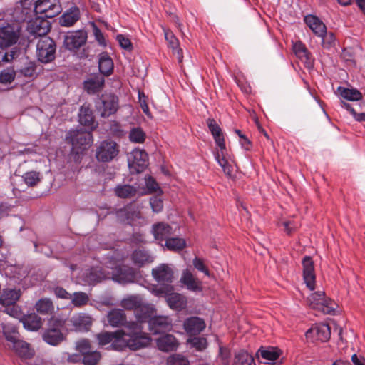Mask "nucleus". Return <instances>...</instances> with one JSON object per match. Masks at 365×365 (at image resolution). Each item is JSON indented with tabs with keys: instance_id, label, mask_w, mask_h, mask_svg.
<instances>
[{
	"instance_id": "nucleus-41",
	"label": "nucleus",
	"mask_w": 365,
	"mask_h": 365,
	"mask_svg": "<svg viewBox=\"0 0 365 365\" xmlns=\"http://www.w3.org/2000/svg\"><path fill=\"white\" fill-rule=\"evenodd\" d=\"M115 194L120 198H130L136 195L137 190L130 185H119L114 190Z\"/></svg>"
},
{
	"instance_id": "nucleus-26",
	"label": "nucleus",
	"mask_w": 365,
	"mask_h": 365,
	"mask_svg": "<svg viewBox=\"0 0 365 365\" xmlns=\"http://www.w3.org/2000/svg\"><path fill=\"white\" fill-rule=\"evenodd\" d=\"M304 21L317 36L324 37L326 34L327 27L318 17L308 15L304 17Z\"/></svg>"
},
{
	"instance_id": "nucleus-62",
	"label": "nucleus",
	"mask_w": 365,
	"mask_h": 365,
	"mask_svg": "<svg viewBox=\"0 0 365 365\" xmlns=\"http://www.w3.org/2000/svg\"><path fill=\"white\" fill-rule=\"evenodd\" d=\"M138 100L143 112L148 117L152 118L151 113L147 103V98L143 92L138 93Z\"/></svg>"
},
{
	"instance_id": "nucleus-35",
	"label": "nucleus",
	"mask_w": 365,
	"mask_h": 365,
	"mask_svg": "<svg viewBox=\"0 0 365 365\" xmlns=\"http://www.w3.org/2000/svg\"><path fill=\"white\" fill-rule=\"evenodd\" d=\"M20 297V291L13 289H6L0 295V304L3 306L14 304Z\"/></svg>"
},
{
	"instance_id": "nucleus-10",
	"label": "nucleus",
	"mask_w": 365,
	"mask_h": 365,
	"mask_svg": "<svg viewBox=\"0 0 365 365\" xmlns=\"http://www.w3.org/2000/svg\"><path fill=\"white\" fill-rule=\"evenodd\" d=\"M20 36V31L11 24L0 26V47H10L16 43Z\"/></svg>"
},
{
	"instance_id": "nucleus-11",
	"label": "nucleus",
	"mask_w": 365,
	"mask_h": 365,
	"mask_svg": "<svg viewBox=\"0 0 365 365\" xmlns=\"http://www.w3.org/2000/svg\"><path fill=\"white\" fill-rule=\"evenodd\" d=\"M137 277L138 272L133 268L126 265L115 267L112 274V279L123 284L133 283Z\"/></svg>"
},
{
	"instance_id": "nucleus-28",
	"label": "nucleus",
	"mask_w": 365,
	"mask_h": 365,
	"mask_svg": "<svg viewBox=\"0 0 365 365\" xmlns=\"http://www.w3.org/2000/svg\"><path fill=\"white\" fill-rule=\"evenodd\" d=\"M172 227L167 223L160 222L153 224L152 234L157 240H165L172 235Z\"/></svg>"
},
{
	"instance_id": "nucleus-4",
	"label": "nucleus",
	"mask_w": 365,
	"mask_h": 365,
	"mask_svg": "<svg viewBox=\"0 0 365 365\" xmlns=\"http://www.w3.org/2000/svg\"><path fill=\"white\" fill-rule=\"evenodd\" d=\"M96 107L103 118L115 113L119 108L118 98L111 93H104L96 103Z\"/></svg>"
},
{
	"instance_id": "nucleus-32",
	"label": "nucleus",
	"mask_w": 365,
	"mask_h": 365,
	"mask_svg": "<svg viewBox=\"0 0 365 365\" xmlns=\"http://www.w3.org/2000/svg\"><path fill=\"white\" fill-rule=\"evenodd\" d=\"M136 321L135 322L140 323L143 325V323L148 322L153 317V308L144 302L141 304L140 307L134 312Z\"/></svg>"
},
{
	"instance_id": "nucleus-31",
	"label": "nucleus",
	"mask_w": 365,
	"mask_h": 365,
	"mask_svg": "<svg viewBox=\"0 0 365 365\" xmlns=\"http://www.w3.org/2000/svg\"><path fill=\"white\" fill-rule=\"evenodd\" d=\"M98 68L100 72L104 76H110L114 68L113 59L107 52H102L98 57Z\"/></svg>"
},
{
	"instance_id": "nucleus-38",
	"label": "nucleus",
	"mask_w": 365,
	"mask_h": 365,
	"mask_svg": "<svg viewBox=\"0 0 365 365\" xmlns=\"http://www.w3.org/2000/svg\"><path fill=\"white\" fill-rule=\"evenodd\" d=\"M131 259L133 262L139 267L153 261L150 254L144 250H135L131 255Z\"/></svg>"
},
{
	"instance_id": "nucleus-30",
	"label": "nucleus",
	"mask_w": 365,
	"mask_h": 365,
	"mask_svg": "<svg viewBox=\"0 0 365 365\" xmlns=\"http://www.w3.org/2000/svg\"><path fill=\"white\" fill-rule=\"evenodd\" d=\"M104 78L99 75H95L84 81V89L90 94L100 91L104 86Z\"/></svg>"
},
{
	"instance_id": "nucleus-55",
	"label": "nucleus",
	"mask_w": 365,
	"mask_h": 365,
	"mask_svg": "<svg viewBox=\"0 0 365 365\" xmlns=\"http://www.w3.org/2000/svg\"><path fill=\"white\" fill-rule=\"evenodd\" d=\"M145 180L148 193L152 194L158 191L162 192L158 184L153 177L150 175L145 176Z\"/></svg>"
},
{
	"instance_id": "nucleus-63",
	"label": "nucleus",
	"mask_w": 365,
	"mask_h": 365,
	"mask_svg": "<svg viewBox=\"0 0 365 365\" xmlns=\"http://www.w3.org/2000/svg\"><path fill=\"white\" fill-rule=\"evenodd\" d=\"M117 41L119 43L120 46L127 51H131L133 45L130 40L123 36V34H118L116 37Z\"/></svg>"
},
{
	"instance_id": "nucleus-7",
	"label": "nucleus",
	"mask_w": 365,
	"mask_h": 365,
	"mask_svg": "<svg viewBox=\"0 0 365 365\" xmlns=\"http://www.w3.org/2000/svg\"><path fill=\"white\" fill-rule=\"evenodd\" d=\"M66 141L71 143L73 149L86 150L93 143V136L91 132L83 130H71L66 135Z\"/></svg>"
},
{
	"instance_id": "nucleus-15",
	"label": "nucleus",
	"mask_w": 365,
	"mask_h": 365,
	"mask_svg": "<svg viewBox=\"0 0 365 365\" xmlns=\"http://www.w3.org/2000/svg\"><path fill=\"white\" fill-rule=\"evenodd\" d=\"M43 16L36 17L28 22L27 31L35 36H46L50 31L51 24Z\"/></svg>"
},
{
	"instance_id": "nucleus-45",
	"label": "nucleus",
	"mask_w": 365,
	"mask_h": 365,
	"mask_svg": "<svg viewBox=\"0 0 365 365\" xmlns=\"http://www.w3.org/2000/svg\"><path fill=\"white\" fill-rule=\"evenodd\" d=\"M103 278V274L98 268L92 267L83 274V279L89 284L97 283Z\"/></svg>"
},
{
	"instance_id": "nucleus-9",
	"label": "nucleus",
	"mask_w": 365,
	"mask_h": 365,
	"mask_svg": "<svg viewBox=\"0 0 365 365\" xmlns=\"http://www.w3.org/2000/svg\"><path fill=\"white\" fill-rule=\"evenodd\" d=\"M34 11L46 19H51L58 15L62 8L59 0H37Z\"/></svg>"
},
{
	"instance_id": "nucleus-48",
	"label": "nucleus",
	"mask_w": 365,
	"mask_h": 365,
	"mask_svg": "<svg viewBox=\"0 0 365 365\" xmlns=\"http://www.w3.org/2000/svg\"><path fill=\"white\" fill-rule=\"evenodd\" d=\"M187 343L197 351H203L207 348V340L205 337L195 336L187 340Z\"/></svg>"
},
{
	"instance_id": "nucleus-16",
	"label": "nucleus",
	"mask_w": 365,
	"mask_h": 365,
	"mask_svg": "<svg viewBox=\"0 0 365 365\" xmlns=\"http://www.w3.org/2000/svg\"><path fill=\"white\" fill-rule=\"evenodd\" d=\"M118 220L123 223L130 225H136L137 220L141 218V213L138 210L129 205L116 211Z\"/></svg>"
},
{
	"instance_id": "nucleus-24",
	"label": "nucleus",
	"mask_w": 365,
	"mask_h": 365,
	"mask_svg": "<svg viewBox=\"0 0 365 365\" xmlns=\"http://www.w3.org/2000/svg\"><path fill=\"white\" fill-rule=\"evenodd\" d=\"M11 349L23 360L30 359L35 355V351L31 344L21 339L11 345Z\"/></svg>"
},
{
	"instance_id": "nucleus-8",
	"label": "nucleus",
	"mask_w": 365,
	"mask_h": 365,
	"mask_svg": "<svg viewBox=\"0 0 365 365\" xmlns=\"http://www.w3.org/2000/svg\"><path fill=\"white\" fill-rule=\"evenodd\" d=\"M124 330L118 329L115 331H102L96 335L98 344L104 346L110 344L109 349L115 351H122V336Z\"/></svg>"
},
{
	"instance_id": "nucleus-46",
	"label": "nucleus",
	"mask_w": 365,
	"mask_h": 365,
	"mask_svg": "<svg viewBox=\"0 0 365 365\" xmlns=\"http://www.w3.org/2000/svg\"><path fill=\"white\" fill-rule=\"evenodd\" d=\"M128 138L132 143L141 144L145 142L146 134L140 127H134L130 129Z\"/></svg>"
},
{
	"instance_id": "nucleus-44",
	"label": "nucleus",
	"mask_w": 365,
	"mask_h": 365,
	"mask_svg": "<svg viewBox=\"0 0 365 365\" xmlns=\"http://www.w3.org/2000/svg\"><path fill=\"white\" fill-rule=\"evenodd\" d=\"M338 91L342 98L349 101H359L362 98L361 93L357 89H349L339 86L338 88Z\"/></svg>"
},
{
	"instance_id": "nucleus-12",
	"label": "nucleus",
	"mask_w": 365,
	"mask_h": 365,
	"mask_svg": "<svg viewBox=\"0 0 365 365\" xmlns=\"http://www.w3.org/2000/svg\"><path fill=\"white\" fill-rule=\"evenodd\" d=\"M148 155L147 153L140 149H135L128 159V165L131 170L138 173H142L148 166Z\"/></svg>"
},
{
	"instance_id": "nucleus-25",
	"label": "nucleus",
	"mask_w": 365,
	"mask_h": 365,
	"mask_svg": "<svg viewBox=\"0 0 365 365\" xmlns=\"http://www.w3.org/2000/svg\"><path fill=\"white\" fill-rule=\"evenodd\" d=\"M78 117L79 122L81 125L90 128L91 130L96 128V124L94 120L93 112L88 105L83 104L81 106Z\"/></svg>"
},
{
	"instance_id": "nucleus-14",
	"label": "nucleus",
	"mask_w": 365,
	"mask_h": 365,
	"mask_svg": "<svg viewBox=\"0 0 365 365\" xmlns=\"http://www.w3.org/2000/svg\"><path fill=\"white\" fill-rule=\"evenodd\" d=\"M331 336L330 327L327 324H317L312 326L305 333L307 339L312 341H327Z\"/></svg>"
},
{
	"instance_id": "nucleus-3",
	"label": "nucleus",
	"mask_w": 365,
	"mask_h": 365,
	"mask_svg": "<svg viewBox=\"0 0 365 365\" xmlns=\"http://www.w3.org/2000/svg\"><path fill=\"white\" fill-rule=\"evenodd\" d=\"M119 145L112 140H105L100 143L96 150V158L98 162L110 163L119 154Z\"/></svg>"
},
{
	"instance_id": "nucleus-50",
	"label": "nucleus",
	"mask_w": 365,
	"mask_h": 365,
	"mask_svg": "<svg viewBox=\"0 0 365 365\" xmlns=\"http://www.w3.org/2000/svg\"><path fill=\"white\" fill-rule=\"evenodd\" d=\"M24 182L29 187L36 186L41 181V176L38 172L29 171L23 175Z\"/></svg>"
},
{
	"instance_id": "nucleus-40",
	"label": "nucleus",
	"mask_w": 365,
	"mask_h": 365,
	"mask_svg": "<svg viewBox=\"0 0 365 365\" xmlns=\"http://www.w3.org/2000/svg\"><path fill=\"white\" fill-rule=\"evenodd\" d=\"M143 302V301L139 295H130L121 300L120 305L126 310H133L135 312Z\"/></svg>"
},
{
	"instance_id": "nucleus-20",
	"label": "nucleus",
	"mask_w": 365,
	"mask_h": 365,
	"mask_svg": "<svg viewBox=\"0 0 365 365\" xmlns=\"http://www.w3.org/2000/svg\"><path fill=\"white\" fill-rule=\"evenodd\" d=\"M179 344L178 339L170 334H163L156 339L157 348L163 352L176 351Z\"/></svg>"
},
{
	"instance_id": "nucleus-13",
	"label": "nucleus",
	"mask_w": 365,
	"mask_h": 365,
	"mask_svg": "<svg viewBox=\"0 0 365 365\" xmlns=\"http://www.w3.org/2000/svg\"><path fill=\"white\" fill-rule=\"evenodd\" d=\"M87 40V33L83 30H77L65 36L63 44L69 51H76L83 46Z\"/></svg>"
},
{
	"instance_id": "nucleus-23",
	"label": "nucleus",
	"mask_w": 365,
	"mask_h": 365,
	"mask_svg": "<svg viewBox=\"0 0 365 365\" xmlns=\"http://www.w3.org/2000/svg\"><path fill=\"white\" fill-rule=\"evenodd\" d=\"M70 322L75 331H88L92 324V318L85 313H79L73 315Z\"/></svg>"
},
{
	"instance_id": "nucleus-54",
	"label": "nucleus",
	"mask_w": 365,
	"mask_h": 365,
	"mask_svg": "<svg viewBox=\"0 0 365 365\" xmlns=\"http://www.w3.org/2000/svg\"><path fill=\"white\" fill-rule=\"evenodd\" d=\"M76 349L82 355H84L91 351V344L88 339H83L76 343Z\"/></svg>"
},
{
	"instance_id": "nucleus-17",
	"label": "nucleus",
	"mask_w": 365,
	"mask_h": 365,
	"mask_svg": "<svg viewBox=\"0 0 365 365\" xmlns=\"http://www.w3.org/2000/svg\"><path fill=\"white\" fill-rule=\"evenodd\" d=\"M303 279L310 290L315 289L316 275L314 262L311 257L305 256L302 259Z\"/></svg>"
},
{
	"instance_id": "nucleus-53",
	"label": "nucleus",
	"mask_w": 365,
	"mask_h": 365,
	"mask_svg": "<svg viewBox=\"0 0 365 365\" xmlns=\"http://www.w3.org/2000/svg\"><path fill=\"white\" fill-rule=\"evenodd\" d=\"M19 49L14 48L9 52L0 51V65L11 62L16 56Z\"/></svg>"
},
{
	"instance_id": "nucleus-29",
	"label": "nucleus",
	"mask_w": 365,
	"mask_h": 365,
	"mask_svg": "<svg viewBox=\"0 0 365 365\" xmlns=\"http://www.w3.org/2000/svg\"><path fill=\"white\" fill-rule=\"evenodd\" d=\"M293 51L297 58L303 61L307 68L312 66L311 54L302 41H298L293 43Z\"/></svg>"
},
{
	"instance_id": "nucleus-2",
	"label": "nucleus",
	"mask_w": 365,
	"mask_h": 365,
	"mask_svg": "<svg viewBox=\"0 0 365 365\" xmlns=\"http://www.w3.org/2000/svg\"><path fill=\"white\" fill-rule=\"evenodd\" d=\"M206 123L218 147V150L215 153V158L222 168L224 173L230 177L232 173V166L228 162L227 150L222 130L214 118H209L207 119Z\"/></svg>"
},
{
	"instance_id": "nucleus-33",
	"label": "nucleus",
	"mask_w": 365,
	"mask_h": 365,
	"mask_svg": "<svg viewBox=\"0 0 365 365\" xmlns=\"http://www.w3.org/2000/svg\"><path fill=\"white\" fill-rule=\"evenodd\" d=\"M180 282L189 290L196 292L200 291L202 289L199 280L188 269L182 272Z\"/></svg>"
},
{
	"instance_id": "nucleus-60",
	"label": "nucleus",
	"mask_w": 365,
	"mask_h": 365,
	"mask_svg": "<svg viewBox=\"0 0 365 365\" xmlns=\"http://www.w3.org/2000/svg\"><path fill=\"white\" fill-rule=\"evenodd\" d=\"M93 33L95 36V39L98 43L100 46L103 47L106 46V41L105 39L104 35L101 31V29L95 24H93Z\"/></svg>"
},
{
	"instance_id": "nucleus-21",
	"label": "nucleus",
	"mask_w": 365,
	"mask_h": 365,
	"mask_svg": "<svg viewBox=\"0 0 365 365\" xmlns=\"http://www.w3.org/2000/svg\"><path fill=\"white\" fill-rule=\"evenodd\" d=\"M106 317L108 322L111 327L117 328L124 327L127 329L129 322L127 321V317L123 309H112L108 312Z\"/></svg>"
},
{
	"instance_id": "nucleus-43",
	"label": "nucleus",
	"mask_w": 365,
	"mask_h": 365,
	"mask_svg": "<svg viewBox=\"0 0 365 365\" xmlns=\"http://www.w3.org/2000/svg\"><path fill=\"white\" fill-rule=\"evenodd\" d=\"M35 308L36 311L41 314H51L54 310L52 301L47 298L39 299L36 302Z\"/></svg>"
},
{
	"instance_id": "nucleus-37",
	"label": "nucleus",
	"mask_w": 365,
	"mask_h": 365,
	"mask_svg": "<svg viewBox=\"0 0 365 365\" xmlns=\"http://www.w3.org/2000/svg\"><path fill=\"white\" fill-rule=\"evenodd\" d=\"M313 304L314 309L324 314H332L335 312L336 304L331 299L327 297L325 294L320 301V304L314 302Z\"/></svg>"
},
{
	"instance_id": "nucleus-61",
	"label": "nucleus",
	"mask_w": 365,
	"mask_h": 365,
	"mask_svg": "<svg viewBox=\"0 0 365 365\" xmlns=\"http://www.w3.org/2000/svg\"><path fill=\"white\" fill-rule=\"evenodd\" d=\"M150 205L154 212H160L163 209V202L162 199L158 196L152 197L150 199Z\"/></svg>"
},
{
	"instance_id": "nucleus-6",
	"label": "nucleus",
	"mask_w": 365,
	"mask_h": 365,
	"mask_svg": "<svg viewBox=\"0 0 365 365\" xmlns=\"http://www.w3.org/2000/svg\"><path fill=\"white\" fill-rule=\"evenodd\" d=\"M63 325V320L51 318L48 322V328L43 334V341L52 346L59 344L64 339L61 331Z\"/></svg>"
},
{
	"instance_id": "nucleus-39",
	"label": "nucleus",
	"mask_w": 365,
	"mask_h": 365,
	"mask_svg": "<svg viewBox=\"0 0 365 365\" xmlns=\"http://www.w3.org/2000/svg\"><path fill=\"white\" fill-rule=\"evenodd\" d=\"M164 36L166 41L168 42V46L169 48H172L174 53H177L178 55V58L180 61H182V49L179 48V41L178 39L175 37L173 33L163 28Z\"/></svg>"
},
{
	"instance_id": "nucleus-5",
	"label": "nucleus",
	"mask_w": 365,
	"mask_h": 365,
	"mask_svg": "<svg viewBox=\"0 0 365 365\" xmlns=\"http://www.w3.org/2000/svg\"><path fill=\"white\" fill-rule=\"evenodd\" d=\"M56 43L48 37L43 36L39 39L36 45V56L38 60L42 63L51 62L55 58Z\"/></svg>"
},
{
	"instance_id": "nucleus-1",
	"label": "nucleus",
	"mask_w": 365,
	"mask_h": 365,
	"mask_svg": "<svg viewBox=\"0 0 365 365\" xmlns=\"http://www.w3.org/2000/svg\"><path fill=\"white\" fill-rule=\"evenodd\" d=\"M128 332L124 331L122 336V351L126 348L137 351L146 348L151 344L152 339L149 334L143 331V326L140 323L129 321L127 325Z\"/></svg>"
},
{
	"instance_id": "nucleus-27",
	"label": "nucleus",
	"mask_w": 365,
	"mask_h": 365,
	"mask_svg": "<svg viewBox=\"0 0 365 365\" xmlns=\"http://www.w3.org/2000/svg\"><path fill=\"white\" fill-rule=\"evenodd\" d=\"M80 15L79 9L76 6H72L60 17V24L62 26H72L79 20Z\"/></svg>"
},
{
	"instance_id": "nucleus-19",
	"label": "nucleus",
	"mask_w": 365,
	"mask_h": 365,
	"mask_svg": "<svg viewBox=\"0 0 365 365\" xmlns=\"http://www.w3.org/2000/svg\"><path fill=\"white\" fill-rule=\"evenodd\" d=\"M152 274L154 279L159 283H171L174 278L173 269L168 264H162L153 269Z\"/></svg>"
},
{
	"instance_id": "nucleus-64",
	"label": "nucleus",
	"mask_w": 365,
	"mask_h": 365,
	"mask_svg": "<svg viewBox=\"0 0 365 365\" xmlns=\"http://www.w3.org/2000/svg\"><path fill=\"white\" fill-rule=\"evenodd\" d=\"M20 73L25 77H33L36 73L34 63L29 62L20 70Z\"/></svg>"
},
{
	"instance_id": "nucleus-59",
	"label": "nucleus",
	"mask_w": 365,
	"mask_h": 365,
	"mask_svg": "<svg viewBox=\"0 0 365 365\" xmlns=\"http://www.w3.org/2000/svg\"><path fill=\"white\" fill-rule=\"evenodd\" d=\"M324 292L323 291H317L314 293H312L308 297H307V303L309 304V307L311 309H314V304L313 303H317L320 304V301L322 299V297L324 295Z\"/></svg>"
},
{
	"instance_id": "nucleus-52",
	"label": "nucleus",
	"mask_w": 365,
	"mask_h": 365,
	"mask_svg": "<svg viewBox=\"0 0 365 365\" xmlns=\"http://www.w3.org/2000/svg\"><path fill=\"white\" fill-rule=\"evenodd\" d=\"M259 351L262 359L269 361H274L279 357V352L274 348L260 349Z\"/></svg>"
},
{
	"instance_id": "nucleus-34",
	"label": "nucleus",
	"mask_w": 365,
	"mask_h": 365,
	"mask_svg": "<svg viewBox=\"0 0 365 365\" xmlns=\"http://www.w3.org/2000/svg\"><path fill=\"white\" fill-rule=\"evenodd\" d=\"M21 322L24 328L30 331H37L42 326L41 318L35 313L24 315Z\"/></svg>"
},
{
	"instance_id": "nucleus-57",
	"label": "nucleus",
	"mask_w": 365,
	"mask_h": 365,
	"mask_svg": "<svg viewBox=\"0 0 365 365\" xmlns=\"http://www.w3.org/2000/svg\"><path fill=\"white\" fill-rule=\"evenodd\" d=\"M15 76L13 69H5L0 73V82L3 83H11L14 80Z\"/></svg>"
},
{
	"instance_id": "nucleus-36",
	"label": "nucleus",
	"mask_w": 365,
	"mask_h": 365,
	"mask_svg": "<svg viewBox=\"0 0 365 365\" xmlns=\"http://www.w3.org/2000/svg\"><path fill=\"white\" fill-rule=\"evenodd\" d=\"M167 303L175 310L180 311L185 308L187 300L185 297L178 293H172L167 297Z\"/></svg>"
},
{
	"instance_id": "nucleus-51",
	"label": "nucleus",
	"mask_w": 365,
	"mask_h": 365,
	"mask_svg": "<svg viewBox=\"0 0 365 365\" xmlns=\"http://www.w3.org/2000/svg\"><path fill=\"white\" fill-rule=\"evenodd\" d=\"M101 358L99 351H94L83 355V363L84 365H96Z\"/></svg>"
},
{
	"instance_id": "nucleus-22",
	"label": "nucleus",
	"mask_w": 365,
	"mask_h": 365,
	"mask_svg": "<svg viewBox=\"0 0 365 365\" xmlns=\"http://www.w3.org/2000/svg\"><path fill=\"white\" fill-rule=\"evenodd\" d=\"M205 321L198 317H188L183 323L185 331L190 336L199 334L205 329Z\"/></svg>"
},
{
	"instance_id": "nucleus-49",
	"label": "nucleus",
	"mask_w": 365,
	"mask_h": 365,
	"mask_svg": "<svg viewBox=\"0 0 365 365\" xmlns=\"http://www.w3.org/2000/svg\"><path fill=\"white\" fill-rule=\"evenodd\" d=\"M235 365H256L254 358L246 351H240L235 356Z\"/></svg>"
},
{
	"instance_id": "nucleus-18",
	"label": "nucleus",
	"mask_w": 365,
	"mask_h": 365,
	"mask_svg": "<svg viewBox=\"0 0 365 365\" xmlns=\"http://www.w3.org/2000/svg\"><path fill=\"white\" fill-rule=\"evenodd\" d=\"M149 330L153 334H159L168 330L171 322L168 317L158 316L152 317L148 321Z\"/></svg>"
},
{
	"instance_id": "nucleus-42",
	"label": "nucleus",
	"mask_w": 365,
	"mask_h": 365,
	"mask_svg": "<svg viewBox=\"0 0 365 365\" xmlns=\"http://www.w3.org/2000/svg\"><path fill=\"white\" fill-rule=\"evenodd\" d=\"M165 247L173 252H180L186 247V241L180 237H168L165 240Z\"/></svg>"
},
{
	"instance_id": "nucleus-47",
	"label": "nucleus",
	"mask_w": 365,
	"mask_h": 365,
	"mask_svg": "<svg viewBox=\"0 0 365 365\" xmlns=\"http://www.w3.org/2000/svg\"><path fill=\"white\" fill-rule=\"evenodd\" d=\"M71 303L76 307H81L86 305L89 301L88 295L82 292H74L71 295Z\"/></svg>"
},
{
	"instance_id": "nucleus-58",
	"label": "nucleus",
	"mask_w": 365,
	"mask_h": 365,
	"mask_svg": "<svg viewBox=\"0 0 365 365\" xmlns=\"http://www.w3.org/2000/svg\"><path fill=\"white\" fill-rule=\"evenodd\" d=\"M341 106L351 114L356 120L359 122L365 121V113H357L349 103L344 101H341Z\"/></svg>"
},
{
	"instance_id": "nucleus-56",
	"label": "nucleus",
	"mask_w": 365,
	"mask_h": 365,
	"mask_svg": "<svg viewBox=\"0 0 365 365\" xmlns=\"http://www.w3.org/2000/svg\"><path fill=\"white\" fill-rule=\"evenodd\" d=\"M168 365H190L189 361L180 354H174L168 359Z\"/></svg>"
}]
</instances>
